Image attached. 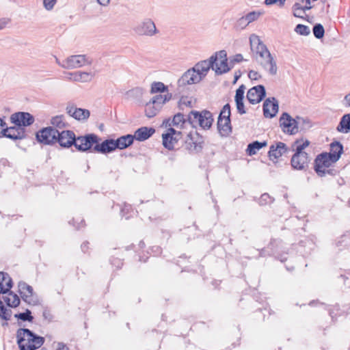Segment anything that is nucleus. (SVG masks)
<instances>
[{
  "label": "nucleus",
  "instance_id": "1",
  "mask_svg": "<svg viewBox=\"0 0 350 350\" xmlns=\"http://www.w3.org/2000/svg\"><path fill=\"white\" fill-rule=\"evenodd\" d=\"M250 43L253 57L256 62L269 75H275L278 72L276 61L259 36L251 35Z\"/></svg>",
  "mask_w": 350,
  "mask_h": 350
},
{
  "label": "nucleus",
  "instance_id": "2",
  "mask_svg": "<svg viewBox=\"0 0 350 350\" xmlns=\"http://www.w3.org/2000/svg\"><path fill=\"white\" fill-rule=\"evenodd\" d=\"M208 66H211L210 63L203 62V60L198 62L192 68L187 70L178 80V86L183 87L201 81L208 72Z\"/></svg>",
  "mask_w": 350,
  "mask_h": 350
},
{
  "label": "nucleus",
  "instance_id": "3",
  "mask_svg": "<svg viewBox=\"0 0 350 350\" xmlns=\"http://www.w3.org/2000/svg\"><path fill=\"white\" fill-rule=\"evenodd\" d=\"M16 336L20 350H35L44 342L43 337L35 335L28 329H19Z\"/></svg>",
  "mask_w": 350,
  "mask_h": 350
},
{
  "label": "nucleus",
  "instance_id": "4",
  "mask_svg": "<svg viewBox=\"0 0 350 350\" xmlns=\"http://www.w3.org/2000/svg\"><path fill=\"white\" fill-rule=\"evenodd\" d=\"M210 63L208 70L212 68L216 75H222L230 70L231 67L229 59L227 57V53L225 50H221L215 53L208 59L203 60Z\"/></svg>",
  "mask_w": 350,
  "mask_h": 350
},
{
  "label": "nucleus",
  "instance_id": "5",
  "mask_svg": "<svg viewBox=\"0 0 350 350\" xmlns=\"http://www.w3.org/2000/svg\"><path fill=\"white\" fill-rule=\"evenodd\" d=\"M336 162L337 161L333 159L327 152H322L314 160V170L320 177L325 176L327 174L335 176L337 174V170L329 167Z\"/></svg>",
  "mask_w": 350,
  "mask_h": 350
},
{
  "label": "nucleus",
  "instance_id": "6",
  "mask_svg": "<svg viewBox=\"0 0 350 350\" xmlns=\"http://www.w3.org/2000/svg\"><path fill=\"white\" fill-rule=\"evenodd\" d=\"M188 121L191 124H199L204 129H208L213 122L212 113L208 111H203L199 113L191 111L187 116Z\"/></svg>",
  "mask_w": 350,
  "mask_h": 350
},
{
  "label": "nucleus",
  "instance_id": "7",
  "mask_svg": "<svg viewBox=\"0 0 350 350\" xmlns=\"http://www.w3.org/2000/svg\"><path fill=\"white\" fill-rule=\"evenodd\" d=\"M133 30L136 35L145 37H153L159 33L155 23L150 18L142 20L133 27Z\"/></svg>",
  "mask_w": 350,
  "mask_h": 350
},
{
  "label": "nucleus",
  "instance_id": "8",
  "mask_svg": "<svg viewBox=\"0 0 350 350\" xmlns=\"http://www.w3.org/2000/svg\"><path fill=\"white\" fill-rule=\"evenodd\" d=\"M92 59L85 55H70L63 61L61 67L66 69L79 68L86 65H91Z\"/></svg>",
  "mask_w": 350,
  "mask_h": 350
},
{
  "label": "nucleus",
  "instance_id": "9",
  "mask_svg": "<svg viewBox=\"0 0 350 350\" xmlns=\"http://www.w3.org/2000/svg\"><path fill=\"white\" fill-rule=\"evenodd\" d=\"M295 152L291 159L292 167L298 170H303L306 163V152L304 151L306 148V141L301 144L295 142Z\"/></svg>",
  "mask_w": 350,
  "mask_h": 350
},
{
  "label": "nucleus",
  "instance_id": "10",
  "mask_svg": "<svg viewBox=\"0 0 350 350\" xmlns=\"http://www.w3.org/2000/svg\"><path fill=\"white\" fill-rule=\"evenodd\" d=\"M73 146L81 152H85L99 142V137L95 134H88L84 136L75 137Z\"/></svg>",
  "mask_w": 350,
  "mask_h": 350
},
{
  "label": "nucleus",
  "instance_id": "11",
  "mask_svg": "<svg viewBox=\"0 0 350 350\" xmlns=\"http://www.w3.org/2000/svg\"><path fill=\"white\" fill-rule=\"evenodd\" d=\"M230 106L229 104H226L218 117L217 126L219 131H223L226 134L231 131L230 126Z\"/></svg>",
  "mask_w": 350,
  "mask_h": 350
},
{
  "label": "nucleus",
  "instance_id": "12",
  "mask_svg": "<svg viewBox=\"0 0 350 350\" xmlns=\"http://www.w3.org/2000/svg\"><path fill=\"white\" fill-rule=\"evenodd\" d=\"M18 292L24 301L29 305L35 306L38 303V299L34 295L33 288L24 282L18 283Z\"/></svg>",
  "mask_w": 350,
  "mask_h": 350
},
{
  "label": "nucleus",
  "instance_id": "13",
  "mask_svg": "<svg viewBox=\"0 0 350 350\" xmlns=\"http://www.w3.org/2000/svg\"><path fill=\"white\" fill-rule=\"evenodd\" d=\"M58 130L52 126L44 128L36 134L38 141L44 144H52L57 142Z\"/></svg>",
  "mask_w": 350,
  "mask_h": 350
},
{
  "label": "nucleus",
  "instance_id": "14",
  "mask_svg": "<svg viewBox=\"0 0 350 350\" xmlns=\"http://www.w3.org/2000/svg\"><path fill=\"white\" fill-rule=\"evenodd\" d=\"M182 133L173 128L167 129L166 133L162 135L163 145L168 150H172L175 144L180 139Z\"/></svg>",
  "mask_w": 350,
  "mask_h": 350
},
{
  "label": "nucleus",
  "instance_id": "15",
  "mask_svg": "<svg viewBox=\"0 0 350 350\" xmlns=\"http://www.w3.org/2000/svg\"><path fill=\"white\" fill-rule=\"evenodd\" d=\"M203 140L202 137L197 133H190L187 135L185 140V148L190 152H198L202 148Z\"/></svg>",
  "mask_w": 350,
  "mask_h": 350
},
{
  "label": "nucleus",
  "instance_id": "16",
  "mask_svg": "<svg viewBox=\"0 0 350 350\" xmlns=\"http://www.w3.org/2000/svg\"><path fill=\"white\" fill-rule=\"evenodd\" d=\"M280 125L284 133L292 135L298 131V127L295 120L293 119L286 113H284L280 117Z\"/></svg>",
  "mask_w": 350,
  "mask_h": 350
},
{
  "label": "nucleus",
  "instance_id": "17",
  "mask_svg": "<svg viewBox=\"0 0 350 350\" xmlns=\"http://www.w3.org/2000/svg\"><path fill=\"white\" fill-rule=\"evenodd\" d=\"M11 121L14 124L23 127L32 124L34 118L27 112H18L12 114L10 117Z\"/></svg>",
  "mask_w": 350,
  "mask_h": 350
},
{
  "label": "nucleus",
  "instance_id": "18",
  "mask_svg": "<svg viewBox=\"0 0 350 350\" xmlns=\"http://www.w3.org/2000/svg\"><path fill=\"white\" fill-rule=\"evenodd\" d=\"M75 134L69 130L59 131L57 133V142L62 147L69 148L73 145L75 139Z\"/></svg>",
  "mask_w": 350,
  "mask_h": 350
},
{
  "label": "nucleus",
  "instance_id": "19",
  "mask_svg": "<svg viewBox=\"0 0 350 350\" xmlns=\"http://www.w3.org/2000/svg\"><path fill=\"white\" fill-rule=\"evenodd\" d=\"M2 136L11 139H22L26 136L25 129L15 124L14 126L2 129L1 131Z\"/></svg>",
  "mask_w": 350,
  "mask_h": 350
},
{
  "label": "nucleus",
  "instance_id": "20",
  "mask_svg": "<svg viewBox=\"0 0 350 350\" xmlns=\"http://www.w3.org/2000/svg\"><path fill=\"white\" fill-rule=\"evenodd\" d=\"M66 111L70 117L80 121L86 120L90 115L89 110L78 108L75 105L70 103L66 106Z\"/></svg>",
  "mask_w": 350,
  "mask_h": 350
},
{
  "label": "nucleus",
  "instance_id": "21",
  "mask_svg": "<svg viewBox=\"0 0 350 350\" xmlns=\"http://www.w3.org/2000/svg\"><path fill=\"white\" fill-rule=\"evenodd\" d=\"M265 89L262 85H258L250 88L247 94V98L252 104L260 103L265 96Z\"/></svg>",
  "mask_w": 350,
  "mask_h": 350
},
{
  "label": "nucleus",
  "instance_id": "22",
  "mask_svg": "<svg viewBox=\"0 0 350 350\" xmlns=\"http://www.w3.org/2000/svg\"><path fill=\"white\" fill-rule=\"evenodd\" d=\"M278 111V103L274 98H267L263 104V113L266 118H273Z\"/></svg>",
  "mask_w": 350,
  "mask_h": 350
},
{
  "label": "nucleus",
  "instance_id": "23",
  "mask_svg": "<svg viewBox=\"0 0 350 350\" xmlns=\"http://www.w3.org/2000/svg\"><path fill=\"white\" fill-rule=\"evenodd\" d=\"M115 139H106L102 143H97L93 148V152H100L102 154H106L111 152L115 150Z\"/></svg>",
  "mask_w": 350,
  "mask_h": 350
},
{
  "label": "nucleus",
  "instance_id": "24",
  "mask_svg": "<svg viewBox=\"0 0 350 350\" xmlns=\"http://www.w3.org/2000/svg\"><path fill=\"white\" fill-rule=\"evenodd\" d=\"M12 287V280L8 273L0 271V294H6Z\"/></svg>",
  "mask_w": 350,
  "mask_h": 350
},
{
  "label": "nucleus",
  "instance_id": "25",
  "mask_svg": "<svg viewBox=\"0 0 350 350\" xmlns=\"http://www.w3.org/2000/svg\"><path fill=\"white\" fill-rule=\"evenodd\" d=\"M69 75L72 76V81L80 83H88L91 81L94 74L92 72L77 71L75 72H69Z\"/></svg>",
  "mask_w": 350,
  "mask_h": 350
},
{
  "label": "nucleus",
  "instance_id": "26",
  "mask_svg": "<svg viewBox=\"0 0 350 350\" xmlns=\"http://www.w3.org/2000/svg\"><path fill=\"white\" fill-rule=\"evenodd\" d=\"M287 150L286 144L282 142H278L276 145H272L269 151L270 159L273 160L281 157Z\"/></svg>",
  "mask_w": 350,
  "mask_h": 350
},
{
  "label": "nucleus",
  "instance_id": "27",
  "mask_svg": "<svg viewBox=\"0 0 350 350\" xmlns=\"http://www.w3.org/2000/svg\"><path fill=\"white\" fill-rule=\"evenodd\" d=\"M155 132L154 129L143 126L138 129L133 135L134 139L142 142L151 137Z\"/></svg>",
  "mask_w": 350,
  "mask_h": 350
},
{
  "label": "nucleus",
  "instance_id": "28",
  "mask_svg": "<svg viewBox=\"0 0 350 350\" xmlns=\"http://www.w3.org/2000/svg\"><path fill=\"white\" fill-rule=\"evenodd\" d=\"M294 16L305 18L306 15V0H296L293 6Z\"/></svg>",
  "mask_w": 350,
  "mask_h": 350
},
{
  "label": "nucleus",
  "instance_id": "29",
  "mask_svg": "<svg viewBox=\"0 0 350 350\" xmlns=\"http://www.w3.org/2000/svg\"><path fill=\"white\" fill-rule=\"evenodd\" d=\"M343 153V146L340 142H333L330 144V151L327 152L336 161H338Z\"/></svg>",
  "mask_w": 350,
  "mask_h": 350
},
{
  "label": "nucleus",
  "instance_id": "30",
  "mask_svg": "<svg viewBox=\"0 0 350 350\" xmlns=\"http://www.w3.org/2000/svg\"><path fill=\"white\" fill-rule=\"evenodd\" d=\"M134 140V137L132 135H123L117 139H115L116 148L120 150L124 149L131 146Z\"/></svg>",
  "mask_w": 350,
  "mask_h": 350
},
{
  "label": "nucleus",
  "instance_id": "31",
  "mask_svg": "<svg viewBox=\"0 0 350 350\" xmlns=\"http://www.w3.org/2000/svg\"><path fill=\"white\" fill-rule=\"evenodd\" d=\"M337 131L343 133L350 132V113L344 115L336 127Z\"/></svg>",
  "mask_w": 350,
  "mask_h": 350
},
{
  "label": "nucleus",
  "instance_id": "32",
  "mask_svg": "<svg viewBox=\"0 0 350 350\" xmlns=\"http://www.w3.org/2000/svg\"><path fill=\"white\" fill-rule=\"evenodd\" d=\"M51 124L52 127L59 131L68 127V124L63 115L53 117L51 120Z\"/></svg>",
  "mask_w": 350,
  "mask_h": 350
},
{
  "label": "nucleus",
  "instance_id": "33",
  "mask_svg": "<svg viewBox=\"0 0 350 350\" xmlns=\"http://www.w3.org/2000/svg\"><path fill=\"white\" fill-rule=\"evenodd\" d=\"M6 294L7 295L4 296L3 299L8 306L15 308L20 304V299L16 294L10 290Z\"/></svg>",
  "mask_w": 350,
  "mask_h": 350
},
{
  "label": "nucleus",
  "instance_id": "34",
  "mask_svg": "<svg viewBox=\"0 0 350 350\" xmlns=\"http://www.w3.org/2000/svg\"><path fill=\"white\" fill-rule=\"evenodd\" d=\"M267 145V142H260L258 141H255L248 144L246 150L247 153L250 156L256 154L260 149H261L263 147H265Z\"/></svg>",
  "mask_w": 350,
  "mask_h": 350
},
{
  "label": "nucleus",
  "instance_id": "35",
  "mask_svg": "<svg viewBox=\"0 0 350 350\" xmlns=\"http://www.w3.org/2000/svg\"><path fill=\"white\" fill-rule=\"evenodd\" d=\"M160 109L161 108H159L157 105L153 104V102L152 100H150L146 105V116L148 118H152L154 116H156V114L157 113Z\"/></svg>",
  "mask_w": 350,
  "mask_h": 350
},
{
  "label": "nucleus",
  "instance_id": "36",
  "mask_svg": "<svg viewBox=\"0 0 350 350\" xmlns=\"http://www.w3.org/2000/svg\"><path fill=\"white\" fill-rule=\"evenodd\" d=\"M187 120H188V118H186L183 113H178L176 115H174L173 120L172 121V124H170V125H173L181 129L183 127V125L185 124Z\"/></svg>",
  "mask_w": 350,
  "mask_h": 350
},
{
  "label": "nucleus",
  "instance_id": "37",
  "mask_svg": "<svg viewBox=\"0 0 350 350\" xmlns=\"http://www.w3.org/2000/svg\"><path fill=\"white\" fill-rule=\"evenodd\" d=\"M264 11L262 10L252 11L245 15L243 20H245V21H247L250 24L254 21H257L260 16L264 14Z\"/></svg>",
  "mask_w": 350,
  "mask_h": 350
},
{
  "label": "nucleus",
  "instance_id": "38",
  "mask_svg": "<svg viewBox=\"0 0 350 350\" xmlns=\"http://www.w3.org/2000/svg\"><path fill=\"white\" fill-rule=\"evenodd\" d=\"M171 98L170 95H157L152 98L151 100L153 102V104L157 105L159 108L161 107L162 105L164 104L166 101L169 100Z\"/></svg>",
  "mask_w": 350,
  "mask_h": 350
},
{
  "label": "nucleus",
  "instance_id": "39",
  "mask_svg": "<svg viewBox=\"0 0 350 350\" xmlns=\"http://www.w3.org/2000/svg\"><path fill=\"white\" fill-rule=\"evenodd\" d=\"M167 87L162 82H154L151 86V93L164 92L167 91Z\"/></svg>",
  "mask_w": 350,
  "mask_h": 350
},
{
  "label": "nucleus",
  "instance_id": "40",
  "mask_svg": "<svg viewBox=\"0 0 350 350\" xmlns=\"http://www.w3.org/2000/svg\"><path fill=\"white\" fill-rule=\"evenodd\" d=\"M312 31L314 37L317 39H321L324 36L325 29L323 26L320 23L316 24L313 27Z\"/></svg>",
  "mask_w": 350,
  "mask_h": 350
},
{
  "label": "nucleus",
  "instance_id": "41",
  "mask_svg": "<svg viewBox=\"0 0 350 350\" xmlns=\"http://www.w3.org/2000/svg\"><path fill=\"white\" fill-rule=\"evenodd\" d=\"M11 310L7 309L3 305V302L0 300V317L4 320H9L11 317Z\"/></svg>",
  "mask_w": 350,
  "mask_h": 350
},
{
  "label": "nucleus",
  "instance_id": "42",
  "mask_svg": "<svg viewBox=\"0 0 350 350\" xmlns=\"http://www.w3.org/2000/svg\"><path fill=\"white\" fill-rule=\"evenodd\" d=\"M14 317L18 319L23 320L24 321H31L33 320V317L31 314V311L27 310L25 312H22L19 314H16Z\"/></svg>",
  "mask_w": 350,
  "mask_h": 350
},
{
  "label": "nucleus",
  "instance_id": "43",
  "mask_svg": "<svg viewBox=\"0 0 350 350\" xmlns=\"http://www.w3.org/2000/svg\"><path fill=\"white\" fill-rule=\"evenodd\" d=\"M192 100L187 97H182L178 102V107L180 109L183 110L185 107H191Z\"/></svg>",
  "mask_w": 350,
  "mask_h": 350
},
{
  "label": "nucleus",
  "instance_id": "44",
  "mask_svg": "<svg viewBox=\"0 0 350 350\" xmlns=\"http://www.w3.org/2000/svg\"><path fill=\"white\" fill-rule=\"evenodd\" d=\"M245 87L243 85L239 86L235 94V101H243L244 98Z\"/></svg>",
  "mask_w": 350,
  "mask_h": 350
},
{
  "label": "nucleus",
  "instance_id": "45",
  "mask_svg": "<svg viewBox=\"0 0 350 350\" xmlns=\"http://www.w3.org/2000/svg\"><path fill=\"white\" fill-rule=\"evenodd\" d=\"M243 57L241 54H236L229 58V62L230 64L231 69L234 67V64L243 61Z\"/></svg>",
  "mask_w": 350,
  "mask_h": 350
},
{
  "label": "nucleus",
  "instance_id": "46",
  "mask_svg": "<svg viewBox=\"0 0 350 350\" xmlns=\"http://www.w3.org/2000/svg\"><path fill=\"white\" fill-rule=\"evenodd\" d=\"M56 3L57 0H43V5L46 10H51Z\"/></svg>",
  "mask_w": 350,
  "mask_h": 350
},
{
  "label": "nucleus",
  "instance_id": "47",
  "mask_svg": "<svg viewBox=\"0 0 350 350\" xmlns=\"http://www.w3.org/2000/svg\"><path fill=\"white\" fill-rule=\"evenodd\" d=\"M295 31L299 35L306 36V26L301 24H299L295 27Z\"/></svg>",
  "mask_w": 350,
  "mask_h": 350
},
{
  "label": "nucleus",
  "instance_id": "48",
  "mask_svg": "<svg viewBox=\"0 0 350 350\" xmlns=\"http://www.w3.org/2000/svg\"><path fill=\"white\" fill-rule=\"evenodd\" d=\"M286 2V0H265V4L267 5H271L278 3L279 6L282 7Z\"/></svg>",
  "mask_w": 350,
  "mask_h": 350
},
{
  "label": "nucleus",
  "instance_id": "49",
  "mask_svg": "<svg viewBox=\"0 0 350 350\" xmlns=\"http://www.w3.org/2000/svg\"><path fill=\"white\" fill-rule=\"evenodd\" d=\"M235 102H236V105H237V109L238 112L240 114L245 113L246 111L245 110L243 100V101H235Z\"/></svg>",
  "mask_w": 350,
  "mask_h": 350
},
{
  "label": "nucleus",
  "instance_id": "50",
  "mask_svg": "<svg viewBox=\"0 0 350 350\" xmlns=\"http://www.w3.org/2000/svg\"><path fill=\"white\" fill-rule=\"evenodd\" d=\"M248 77L252 80H258L261 77V75L257 71L250 70Z\"/></svg>",
  "mask_w": 350,
  "mask_h": 350
},
{
  "label": "nucleus",
  "instance_id": "51",
  "mask_svg": "<svg viewBox=\"0 0 350 350\" xmlns=\"http://www.w3.org/2000/svg\"><path fill=\"white\" fill-rule=\"evenodd\" d=\"M10 23V19L8 18H0V30L5 28Z\"/></svg>",
  "mask_w": 350,
  "mask_h": 350
},
{
  "label": "nucleus",
  "instance_id": "52",
  "mask_svg": "<svg viewBox=\"0 0 350 350\" xmlns=\"http://www.w3.org/2000/svg\"><path fill=\"white\" fill-rule=\"evenodd\" d=\"M270 196H269V194L267 193H264L261 196L260 198V204H267L269 201H270Z\"/></svg>",
  "mask_w": 350,
  "mask_h": 350
},
{
  "label": "nucleus",
  "instance_id": "53",
  "mask_svg": "<svg viewBox=\"0 0 350 350\" xmlns=\"http://www.w3.org/2000/svg\"><path fill=\"white\" fill-rule=\"evenodd\" d=\"M244 19V16L241 17L239 21H238V24L239 26H241L242 27H246L247 25H249V23L247 22V21H245V20H243Z\"/></svg>",
  "mask_w": 350,
  "mask_h": 350
},
{
  "label": "nucleus",
  "instance_id": "54",
  "mask_svg": "<svg viewBox=\"0 0 350 350\" xmlns=\"http://www.w3.org/2000/svg\"><path fill=\"white\" fill-rule=\"evenodd\" d=\"M56 350H69V349L63 342H57Z\"/></svg>",
  "mask_w": 350,
  "mask_h": 350
},
{
  "label": "nucleus",
  "instance_id": "55",
  "mask_svg": "<svg viewBox=\"0 0 350 350\" xmlns=\"http://www.w3.org/2000/svg\"><path fill=\"white\" fill-rule=\"evenodd\" d=\"M96 1L103 6H107L109 5L110 0H96Z\"/></svg>",
  "mask_w": 350,
  "mask_h": 350
},
{
  "label": "nucleus",
  "instance_id": "56",
  "mask_svg": "<svg viewBox=\"0 0 350 350\" xmlns=\"http://www.w3.org/2000/svg\"><path fill=\"white\" fill-rule=\"evenodd\" d=\"M345 101L346 103V105L350 107V93L345 96Z\"/></svg>",
  "mask_w": 350,
  "mask_h": 350
},
{
  "label": "nucleus",
  "instance_id": "57",
  "mask_svg": "<svg viewBox=\"0 0 350 350\" xmlns=\"http://www.w3.org/2000/svg\"><path fill=\"white\" fill-rule=\"evenodd\" d=\"M67 77V79L68 80L72 81V76L69 75V73L67 74V77Z\"/></svg>",
  "mask_w": 350,
  "mask_h": 350
},
{
  "label": "nucleus",
  "instance_id": "58",
  "mask_svg": "<svg viewBox=\"0 0 350 350\" xmlns=\"http://www.w3.org/2000/svg\"><path fill=\"white\" fill-rule=\"evenodd\" d=\"M55 59H56V63L61 66V64H62V62L61 63L57 57Z\"/></svg>",
  "mask_w": 350,
  "mask_h": 350
},
{
  "label": "nucleus",
  "instance_id": "59",
  "mask_svg": "<svg viewBox=\"0 0 350 350\" xmlns=\"http://www.w3.org/2000/svg\"><path fill=\"white\" fill-rule=\"evenodd\" d=\"M234 78H235L234 82H236V81L238 79L239 77L236 75Z\"/></svg>",
  "mask_w": 350,
  "mask_h": 350
},
{
  "label": "nucleus",
  "instance_id": "60",
  "mask_svg": "<svg viewBox=\"0 0 350 350\" xmlns=\"http://www.w3.org/2000/svg\"><path fill=\"white\" fill-rule=\"evenodd\" d=\"M312 304H313V302H312V301L309 304L310 306H312Z\"/></svg>",
  "mask_w": 350,
  "mask_h": 350
},
{
  "label": "nucleus",
  "instance_id": "61",
  "mask_svg": "<svg viewBox=\"0 0 350 350\" xmlns=\"http://www.w3.org/2000/svg\"><path fill=\"white\" fill-rule=\"evenodd\" d=\"M307 144H308V146H309V144H310V142H309L308 141V142H307Z\"/></svg>",
  "mask_w": 350,
  "mask_h": 350
}]
</instances>
